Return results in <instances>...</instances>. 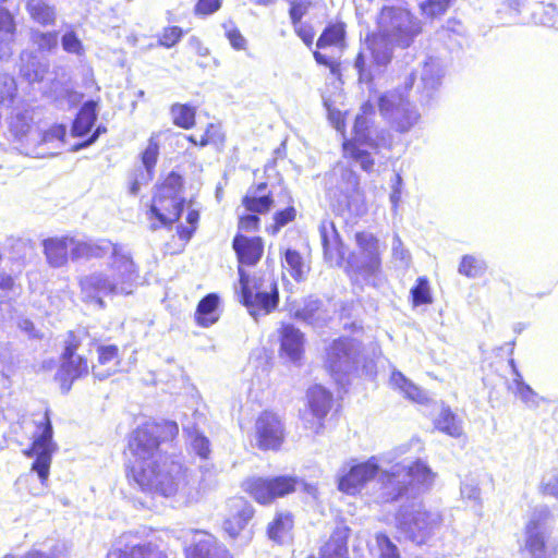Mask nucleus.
I'll return each instance as SVG.
<instances>
[{
    "label": "nucleus",
    "instance_id": "64",
    "mask_svg": "<svg viewBox=\"0 0 558 558\" xmlns=\"http://www.w3.org/2000/svg\"><path fill=\"white\" fill-rule=\"evenodd\" d=\"M294 28L296 34L304 41L305 45L311 46L313 44L315 34L311 26L298 23L296 26H294Z\"/></svg>",
    "mask_w": 558,
    "mask_h": 558
},
{
    "label": "nucleus",
    "instance_id": "7",
    "mask_svg": "<svg viewBox=\"0 0 558 558\" xmlns=\"http://www.w3.org/2000/svg\"><path fill=\"white\" fill-rule=\"evenodd\" d=\"M366 107L367 105L363 107L364 112H366ZM353 133V138L343 144L344 155L352 158L363 170L369 171L374 166V160L371 153L364 149L363 146L376 149L380 146H390L391 140L379 136L376 130L371 126L369 119L365 113L356 116Z\"/></svg>",
    "mask_w": 558,
    "mask_h": 558
},
{
    "label": "nucleus",
    "instance_id": "29",
    "mask_svg": "<svg viewBox=\"0 0 558 558\" xmlns=\"http://www.w3.org/2000/svg\"><path fill=\"white\" fill-rule=\"evenodd\" d=\"M444 76V69L438 59L428 58L420 72L418 88H422L427 96L438 88Z\"/></svg>",
    "mask_w": 558,
    "mask_h": 558
},
{
    "label": "nucleus",
    "instance_id": "38",
    "mask_svg": "<svg viewBox=\"0 0 558 558\" xmlns=\"http://www.w3.org/2000/svg\"><path fill=\"white\" fill-rule=\"evenodd\" d=\"M390 383L393 387L398 388L404 393L407 398L415 402H423L425 399L424 392L403 376L400 372H393L390 377Z\"/></svg>",
    "mask_w": 558,
    "mask_h": 558
},
{
    "label": "nucleus",
    "instance_id": "51",
    "mask_svg": "<svg viewBox=\"0 0 558 558\" xmlns=\"http://www.w3.org/2000/svg\"><path fill=\"white\" fill-rule=\"evenodd\" d=\"M460 493L463 499L481 504V488L476 478L466 477L461 483Z\"/></svg>",
    "mask_w": 558,
    "mask_h": 558
},
{
    "label": "nucleus",
    "instance_id": "1",
    "mask_svg": "<svg viewBox=\"0 0 558 558\" xmlns=\"http://www.w3.org/2000/svg\"><path fill=\"white\" fill-rule=\"evenodd\" d=\"M378 35L367 37L354 61L361 84H369L375 74L391 60V45L409 47L421 33V22L409 9L384 7L377 19Z\"/></svg>",
    "mask_w": 558,
    "mask_h": 558
},
{
    "label": "nucleus",
    "instance_id": "28",
    "mask_svg": "<svg viewBox=\"0 0 558 558\" xmlns=\"http://www.w3.org/2000/svg\"><path fill=\"white\" fill-rule=\"evenodd\" d=\"M71 242V236L50 238L44 241V252L50 266L57 268L66 264Z\"/></svg>",
    "mask_w": 558,
    "mask_h": 558
},
{
    "label": "nucleus",
    "instance_id": "9",
    "mask_svg": "<svg viewBox=\"0 0 558 558\" xmlns=\"http://www.w3.org/2000/svg\"><path fill=\"white\" fill-rule=\"evenodd\" d=\"M553 515L545 506L536 507L519 541L520 558H546V543L551 533Z\"/></svg>",
    "mask_w": 558,
    "mask_h": 558
},
{
    "label": "nucleus",
    "instance_id": "15",
    "mask_svg": "<svg viewBox=\"0 0 558 558\" xmlns=\"http://www.w3.org/2000/svg\"><path fill=\"white\" fill-rule=\"evenodd\" d=\"M53 429L51 421L46 412L36 421V430L33 434L32 447L25 451V454L35 458L32 470L38 474L43 484L49 477V470L53 452L58 446L52 440Z\"/></svg>",
    "mask_w": 558,
    "mask_h": 558
},
{
    "label": "nucleus",
    "instance_id": "63",
    "mask_svg": "<svg viewBox=\"0 0 558 558\" xmlns=\"http://www.w3.org/2000/svg\"><path fill=\"white\" fill-rule=\"evenodd\" d=\"M206 137L214 145H220L225 141V135L219 125L208 124L205 133Z\"/></svg>",
    "mask_w": 558,
    "mask_h": 558
},
{
    "label": "nucleus",
    "instance_id": "46",
    "mask_svg": "<svg viewBox=\"0 0 558 558\" xmlns=\"http://www.w3.org/2000/svg\"><path fill=\"white\" fill-rule=\"evenodd\" d=\"M120 558H167L161 550L151 544L136 545L126 548Z\"/></svg>",
    "mask_w": 558,
    "mask_h": 558
},
{
    "label": "nucleus",
    "instance_id": "18",
    "mask_svg": "<svg viewBox=\"0 0 558 558\" xmlns=\"http://www.w3.org/2000/svg\"><path fill=\"white\" fill-rule=\"evenodd\" d=\"M395 458H390V453L380 458L372 457L363 463L353 465L347 473L340 476L338 487L341 492L354 495L369 480L374 478L381 470V464L392 463Z\"/></svg>",
    "mask_w": 558,
    "mask_h": 558
},
{
    "label": "nucleus",
    "instance_id": "16",
    "mask_svg": "<svg viewBox=\"0 0 558 558\" xmlns=\"http://www.w3.org/2000/svg\"><path fill=\"white\" fill-rule=\"evenodd\" d=\"M355 240L361 250V257L351 256L348 259V265L353 271L362 275L375 286V279L380 271L381 265L379 241L372 233L367 232L356 233Z\"/></svg>",
    "mask_w": 558,
    "mask_h": 558
},
{
    "label": "nucleus",
    "instance_id": "25",
    "mask_svg": "<svg viewBox=\"0 0 558 558\" xmlns=\"http://www.w3.org/2000/svg\"><path fill=\"white\" fill-rule=\"evenodd\" d=\"M98 363L93 365V375L104 380L117 373L120 366L119 348L114 344L98 345Z\"/></svg>",
    "mask_w": 558,
    "mask_h": 558
},
{
    "label": "nucleus",
    "instance_id": "22",
    "mask_svg": "<svg viewBox=\"0 0 558 558\" xmlns=\"http://www.w3.org/2000/svg\"><path fill=\"white\" fill-rule=\"evenodd\" d=\"M292 316L312 326H323L330 319V311L319 299L308 296L291 307Z\"/></svg>",
    "mask_w": 558,
    "mask_h": 558
},
{
    "label": "nucleus",
    "instance_id": "52",
    "mask_svg": "<svg viewBox=\"0 0 558 558\" xmlns=\"http://www.w3.org/2000/svg\"><path fill=\"white\" fill-rule=\"evenodd\" d=\"M514 393L526 407L532 409L538 408L541 402L545 401L530 385H521V389L514 390Z\"/></svg>",
    "mask_w": 558,
    "mask_h": 558
},
{
    "label": "nucleus",
    "instance_id": "4",
    "mask_svg": "<svg viewBox=\"0 0 558 558\" xmlns=\"http://www.w3.org/2000/svg\"><path fill=\"white\" fill-rule=\"evenodd\" d=\"M4 137L19 143V149L32 157L44 158L59 154L64 145L66 128L56 124L48 131L39 132L32 128V118L27 111L13 109L5 121Z\"/></svg>",
    "mask_w": 558,
    "mask_h": 558
},
{
    "label": "nucleus",
    "instance_id": "11",
    "mask_svg": "<svg viewBox=\"0 0 558 558\" xmlns=\"http://www.w3.org/2000/svg\"><path fill=\"white\" fill-rule=\"evenodd\" d=\"M398 527L416 545L426 544L440 529L442 517L437 510H428L423 505H414L411 512L402 510L398 517Z\"/></svg>",
    "mask_w": 558,
    "mask_h": 558
},
{
    "label": "nucleus",
    "instance_id": "19",
    "mask_svg": "<svg viewBox=\"0 0 558 558\" xmlns=\"http://www.w3.org/2000/svg\"><path fill=\"white\" fill-rule=\"evenodd\" d=\"M228 513L223 521V530L232 538L243 532L254 515L252 505L242 497H233L227 502Z\"/></svg>",
    "mask_w": 558,
    "mask_h": 558
},
{
    "label": "nucleus",
    "instance_id": "13",
    "mask_svg": "<svg viewBox=\"0 0 558 558\" xmlns=\"http://www.w3.org/2000/svg\"><path fill=\"white\" fill-rule=\"evenodd\" d=\"M380 114L389 126L400 133H409L421 119L416 106L399 92H388L378 99Z\"/></svg>",
    "mask_w": 558,
    "mask_h": 558
},
{
    "label": "nucleus",
    "instance_id": "48",
    "mask_svg": "<svg viewBox=\"0 0 558 558\" xmlns=\"http://www.w3.org/2000/svg\"><path fill=\"white\" fill-rule=\"evenodd\" d=\"M453 0H423L420 2V9L423 15L427 17H437L442 15Z\"/></svg>",
    "mask_w": 558,
    "mask_h": 558
},
{
    "label": "nucleus",
    "instance_id": "2",
    "mask_svg": "<svg viewBox=\"0 0 558 558\" xmlns=\"http://www.w3.org/2000/svg\"><path fill=\"white\" fill-rule=\"evenodd\" d=\"M89 259L109 256L105 270H95L81 277L80 287L82 295L87 301L105 306L104 296L132 294L138 275L131 251L123 244L112 243L109 240H89Z\"/></svg>",
    "mask_w": 558,
    "mask_h": 558
},
{
    "label": "nucleus",
    "instance_id": "57",
    "mask_svg": "<svg viewBox=\"0 0 558 558\" xmlns=\"http://www.w3.org/2000/svg\"><path fill=\"white\" fill-rule=\"evenodd\" d=\"M63 49L69 53L82 54L83 46L74 32H68L61 39Z\"/></svg>",
    "mask_w": 558,
    "mask_h": 558
},
{
    "label": "nucleus",
    "instance_id": "41",
    "mask_svg": "<svg viewBox=\"0 0 558 558\" xmlns=\"http://www.w3.org/2000/svg\"><path fill=\"white\" fill-rule=\"evenodd\" d=\"M293 521L290 513H279L268 526L270 539L281 543L292 529Z\"/></svg>",
    "mask_w": 558,
    "mask_h": 558
},
{
    "label": "nucleus",
    "instance_id": "31",
    "mask_svg": "<svg viewBox=\"0 0 558 558\" xmlns=\"http://www.w3.org/2000/svg\"><path fill=\"white\" fill-rule=\"evenodd\" d=\"M267 189L266 183H260L256 189L250 190L243 198V205L248 211L264 214L272 205V198L264 194Z\"/></svg>",
    "mask_w": 558,
    "mask_h": 558
},
{
    "label": "nucleus",
    "instance_id": "50",
    "mask_svg": "<svg viewBox=\"0 0 558 558\" xmlns=\"http://www.w3.org/2000/svg\"><path fill=\"white\" fill-rule=\"evenodd\" d=\"M392 257L396 263H398L399 267L408 268L411 264V254L404 247L400 236L398 234L393 235L392 244H391Z\"/></svg>",
    "mask_w": 558,
    "mask_h": 558
},
{
    "label": "nucleus",
    "instance_id": "62",
    "mask_svg": "<svg viewBox=\"0 0 558 558\" xmlns=\"http://www.w3.org/2000/svg\"><path fill=\"white\" fill-rule=\"evenodd\" d=\"M295 218V209L294 207L290 206L283 210L277 211L275 214V231L280 229L281 227L286 226L290 221H292Z\"/></svg>",
    "mask_w": 558,
    "mask_h": 558
},
{
    "label": "nucleus",
    "instance_id": "58",
    "mask_svg": "<svg viewBox=\"0 0 558 558\" xmlns=\"http://www.w3.org/2000/svg\"><path fill=\"white\" fill-rule=\"evenodd\" d=\"M89 240L82 241L72 238L71 242V258L73 260L77 259H89Z\"/></svg>",
    "mask_w": 558,
    "mask_h": 558
},
{
    "label": "nucleus",
    "instance_id": "39",
    "mask_svg": "<svg viewBox=\"0 0 558 558\" xmlns=\"http://www.w3.org/2000/svg\"><path fill=\"white\" fill-rule=\"evenodd\" d=\"M195 113V108L187 104H173L170 108V114L172 117L173 123L177 126L185 130L194 126Z\"/></svg>",
    "mask_w": 558,
    "mask_h": 558
},
{
    "label": "nucleus",
    "instance_id": "24",
    "mask_svg": "<svg viewBox=\"0 0 558 558\" xmlns=\"http://www.w3.org/2000/svg\"><path fill=\"white\" fill-rule=\"evenodd\" d=\"M305 338L303 332L291 324L282 325L280 329V352L292 362L302 357Z\"/></svg>",
    "mask_w": 558,
    "mask_h": 558
},
{
    "label": "nucleus",
    "instance_id": "37",
    "mask_svg": "<svg viewBox=\"0 0 558 558\" xmlns=\"http://www.w3.org/2000/svg\"><path fill=\"white\" fill-rule=\"evenodd\" d=\"M26 8L32 19L37 23L41 25L53 24L56 11L47 0H28Z\"/></svg>",
    "mask_w": 558,
    "mask_h": 558
},
{
    "label": "nucleus",
    "instance_id": "59",
    "mask_svg": "<svg viewBox=\"0 0 558 558\" xmlns=\"http://www.w3.org/2000/svg\"><path fill=\"white\" fill-rule=\"evenodd\" d=\"M222 0H198L195 5V14L210 15L217 12L221 7Z\"/></svg>",
    "mask_w": 558,
    "mask_h": 558
},
{
    "label": "nucleus",
    "instance_id": "17",
    "mask_svg": "<svg viewBox=\"0 0 558 558\" xmlns=\"http://www.w3.org/2000/svg\"><path fill=\"white\" fill-rule=\"evenodd\" d=\"M80 343V336L70 332L62 354V364L56 374V379L64 393L70 391L75 379L86 376L89 372L87 360L76 354Z\"/></svg>",
    "mask_w": 558,
    "mask_h": 558
},
{
    "label": "nucleus",
    "instance_id": "43",
    "mask_svg": "<svg viewBox=\"0 0 558 558\" xmlns=\"http://www.w3.org/2000/svg\"><path fill=\"white\" fill-rule=\"evenodd\" d=\"M192 450L202 459H207L210 454V442L207 437L196 429L184 427Z\"/></svg>",
    "mask_w": 558,
    "mask_h": 558
},
{
    "label": "nucleus",
    "instance_id": "27",
    "mask_svg": "<svg viewBox=\"0 0 558 558\" xmlns=\"http://www.w3.org/2000/svg\"><path fill=\"white\" fill-rule=\"evenodd\" d=\"M187 558H230L227 548L213 535L204 534L186 553Z\"/></svg>",
    "mask_w": 558,
    "mask_h": 558
},
{
    "label": "nucleus",
    "instance_id": "42",
    "mask_svg": "<svg viewBox=\"0 0 558 558\" xmlns=\"http://www.w3.org/2000/svg\"><path fill=\"white\" fill-rule=\"evenodd\" d=\"M331 177H340L341 182H339L337 189L345 197H350L356 191L359 179L352 170L337 167L333 169Z\"/></svg>",
    "mask_w": 558,
    "mask_h": 558
},
{
    "label": "nucleus",
    "instance_id": "3",
    "mask_svg": "<svg viewBox=\"0 0 558 558\" xmlns=\"http://www.w3.org/2000/svg\"><path fill=\"white\" fill-rule=\"evenodd\" d=\"M130 476L140 488L153 495L172 498L179 505L196 500V481L180 462L159 457H133Z\"/></svg>",
    "mask_w": 558,
    "mask_h": 558
},
{
    "label": "nucleus",
    "instance_id": "56",
    "mask_svg": "<svg viewBox=\"0 0 558 558\" xmlns=\"http://www.w3.org/2000/svg\"><path fill=\"white\" fill-rule=\"evenodd\" d=\"M182 35L183 32L180 27H167L159 37V44L166 48H171L181 39Z\"/></svg>",
    "mask_w": 558,
    "mask_h": 558
},
{
    "label": "nucleus",
    "instance_id": "10",
    "mask_svg": "<svg viewBox=\"0 0 558 558\" xmlns=\"http://www.w3.org/2000/svg\"><path fill=\"white\" fill-rule=\"evenodd\" d=\"M364 360L362 344L353 338H339L326 348L325 366L340 385Z\"/></svg>",
    "mask_w": 558,
    "mask_h": 558
},
{
    "label": "nucleus",
    "instance_id": "30",
    "mask_svg": "<svg viewBox=\"0 0 558 558\" xmlns=\"http://www.w3.org/2000/svg\"><path fill=\"white\" fill-rule=\"evenodd\" d=\"M219 298L215 293H210L202 299L196 308V320L202 327H209L219 318L218 315Z\"/></svg>",
    "mask_w": 558,
    "mask_h": 558
},
{
    "label": "nucleus",
    "instance_id": "40",
    "mask_svg": "<svg viewBox=\"0 0 558 558\" xmlns=\"http://www.w3.org/2000/svg\"><path fill=\"white\" fill-rule=\"evenodd\" d=\"M487 269L486 262L474 255H464L459 264L458 271L468 278L482 277Z\"/></svg>",
    "mask_w": 558,
    "mask_h": 558
},
{
    "label": "nucleus",
    "instance_id": "55",
    "mask_svg": "<svg viewBox=\"0 0 558 558\" xmlns=\"http://www.w3.org/2000/svg\"><path fill=\"white\" fill-rule=\"evenodd\" d=\"M32 40L36 44L41 50H50L57 46L58 35L57 33H43V32H33Z\"/></svg>",
    "mask_w": 558,
    "mask_h": 558
},
{
    "label": "nucleus",
    "instance_id": "6",
    "mask_svg": "<svg viewBox=\"0 0 558 558\" xmlns=\"http://www.w3.org/2000/svg\"><path fill=\"white\" fill-rule=\"evenodd\" d=\"M241 302L248 313L257 319L267 315L278 305L279 292L277 282L271 275L254 276L252 279L242 267H239Z\"/></svg>",
    "mask_w": 558,
    "mask_h": 558
},
{
    "label": "nucleus",
    "instance_id": "14",
    "mask_svg": "<svg viewBox=\"0 0 558 558\" xmlns=\"http://www.w3.org/2000/svg\"><path fill=\"white\" fill-rule=\"evenodd\" d=\"M301 486L308 495L316 497L317 487L299 481L292 476H277L274 478L255 477L244 483V489L259 504H270L278 497L294 492Z\"/></svg>",
    "mask_w": 558,
    "mask_h": 558
},
{
    "label": "nucleus",
    "instance_id": "35",
    "mask_svg": "<svg viewBox=\"0 0 558 558\" xmlns=\"http://www.w3.org/2000/svg\"><path fill=\"white\" fill-rule=\"evenodd\" d=\"M68 553V547L64 542H45L38 547L34 546L31 550L24 554L21 558H61Z\"/></svg>",
    "mask_w": 558,
    "mask_h": 558
},
{
    "label": "nucleus",
    "instance_id": "23",
    "mask_svg": "<svg viewBox=\"0 0 558 558\" xmlns=\"http://www.w3.org/2000/svg\"><path fill=\"white\" fill-rule=\"evenodd\" d=\"M307 401L310 410L316 418V423L311 428L318 434L323 428V420L331 408L332 395L323 386L315 385L307 390Z\"/></svg>",
    "mask_w": 558,
    "mask_h": 558
},
{
    "label": "nucleus",
    "instance_id": "26",
    "mask_svg": "<svg viewBox=\"0 0 558 558\" xmlns=\"http://www.w3.org/2000/svg\"><path fill=\"white\" fill-rule=\"evenodd\" d=\"M233 248L236 253L240 266L255 265L263 255V241L260 238H247L241 234L233 239Z\"/></svg>",
    "mask_w": 558,
    "mask_h": 558
},
{
    "label": "nucleus",
    "instance_id": "47",
    "mask_svg": "<svg viewBox=\"0 0 558 558\" xmlns=\"http://www.w3.org/2000/svg\"><path fill=\"white\" fill-rule=\"evenodd\" d=\"M413 304L415 306L432 303L429 282L425 277H420L411 289Z\"/></svg>",
    "mask_w": 558,
    "mask_h": 558
},
{
    "label": "nucleus",
    "instance_id": "12",
    "mask_svg": "<svg viewBox=\"0 0 558 558\" xmlns=\"http://www.w3.org/2000/svg\"><path fill=\"white\" fill-rule=\"evenodd\" d=\"M177 179L174 177L168 178L153 198L151 206L147 213L151 231H156L159 228H170L181 216L184 201L172 183Z\"/></svg>",
    "mask_w": 558,
    "mask_h": 558
},
{
    "label": "nucleus",
    "instance_id": "61",
    "mask_svg": "<svg viewBox=\"0 0 558 558\" xmlns=\"http://www.w3.org/2000/svg\"><path fill=\"white\" fill-rule=\"evenodd\" d=\"M332 54H328L326 52L315 51L314 58L317 63L323 64L330 69L332 74H338L339 72V62L336 58L331 57Z\"/></svg>",
    "mask_w": 558,
    "mask_h": 558
},
{
    "label": "nucleus",
    "instance_id": "60",
    "mask_svg": "<svg viewBox=\"0 0 558 558\" xmlns=\"http://www.w3.org/2000/svg\"><path fill=\"white\" fill-rule=\"evenodd\" d=\"M310 2L306 0L293 1L290 8V17L294 26L300 23L301 19L306 14Z\"/></svg>",
    "mask_w": 558,
    "mask_h": 558
},
{
    "label": "nucleus",
    "instance_id": "53",
    "mask_svg": "<svg viewBox=\"0 0 558 558\" xmlns=\"http://www.w3.org/2000/svg\"><path fill=\"white\" fill-rule=\"evenodd\" d=\"M541 493L558 499V472L546 473L541 482Z\"/></svg>",
    "mask_w": 558,
    "mask_h": 558
},
{
    "label": "nucleus",
    "instance_id": "49",
    "mask_svg": "<svg viewBox=\"0 0 558 558\" xmlns=\"http://www.w3.org/2000/svg\"><path fill=\"white\" fill-rule=\"evenodd\" d=\"M376 546L379 551V558H401L396 544L384 533H377L375 536Z\"/></svg>",
    "mask_w": 558,
    "mask_h": 558
},
{
    "label": "nucleus",
    "instance_id": "5",
    "mask_svg": "<svg viewBox=\"0 0 558 558\" xmlns=\"http://www.w3.org/2000/svg\"><path fill=\"white\" fill-rule=\"evenodd\" d=\"M435 477L436 473L423 460L409 464L393 463L388 470H381L379 473L383 490L380 498L385 502L395 501L408 490L410 485L428 489L434 484Z\"/></svg>",
    "mask_w": 558,
    "mask_h": 558
},
{
    "label": "nucleus",
    "instance_id": "44",
    "mask_svg": "<svg viewBox=\"0 0 558 558\" xmlns=\"http://www.w3.org/2000/svg\"><path fill=\"white\" fill-rule=\"evenodd\" d=\"M284 262L287 269L294 280L301 281L304 279L306 274V266L299 252L294 250H287L284 254Z\"/></svg>",
    "mask_w": 558,
    "mask_h": 558
},
{
    "label": "nucleus",
    "instance_id": "54",
    "mask_svg": "<svg viewBox=\"0 0 558 558\" xmlns=\"http://www.w3.org/2000/svg\"><path fill=\"white\" fill-rule=\"evenodd\" d=\"M15 33V22L13 15L4 8L0 7V37L11 38Z\"/></svg>",
    "mask_w": 558,
    "mask_h": 558
},
{
    "label": "nucleus",
    "instance_id": "20",
    "mask_svg": "<svg viewBox=\"0 0 558 558\" xmlns=\"http://www.w3.org/2000/svg\"><path fill=\"white\" fill-rule=\"evenodd\" d=\"M257 444L264 450H277L283 440V426L280 418L271 413L264 412L256 421Z\"/></svg>",
    "mask_w": 558,
    "mask_h": 558
},
{
    "label": "nucleus",
    "instance_id": "8",
    "mask_svg": "<svg viewBox=\"0 0 558 558\" xmlns=\"http://www.w3.org/2000/svg\"><path fill=\"white\" fill-rule=\"evenodd\" d=\"M179 433L173 421L146 422L138 426L129 440V449L133 457H159V445L173 439Z\"/></svg>",
    "mask_w": 558,
    "mask_h": 558
},
{
    "label": "nucleus",
    "instance_id": "45",
    "mask_svg": "<svg viewBox=\"0 0 558 558\" xmlns=\"http://www.w3.org/2000/svg\"><path fill=\"white\" fill-rule=\"evenodd\" d=\"M159 155V134L153 133L148 140L147 147L142 153L141 158L147 174L150 175Z\"/></svg>",
    "mask_w": 558,
    "mask_h": 558
},
{
    "label": "nucleus",
    "instance_id": "32",
    "mask_svg": "<svg viewBox=\"0 0 558 558\" xmlns=\"http://www.w3.org/2000/svg\"><path fill=\"white\" fill-rule=\"evenodd\" d=\"M97 119L96 102L93 100L86 101L81 108L77 117L75 118L72 126L74 136L86 135L95 124Z\"/></svg>",
    "mask_w": 558,
    "mask_h": 558
},
{
    "label": "nucleus",
    "instance_id": "21",
    "mask_svg": "<svg viewBox=\"0 0 558 558\" xmlns=\"http://www.w3.org/2000/svg\"><path fill=\"white\" fill-rule=\"evenodd\" d=\"M319 235L325 259L329 263L340 265L345 258L347 250L333 221L329 219L322 220L319 225Z\"/></svg>",
    "mask_w": 558,
    "mask_h": 558
},
{
    "label": "nucleus",
    "instance_id": "33",
    "mask_svg": "<svg viewBox=\"0 0 558 558\" xmlns=\"http://www.w3.org/2000/svg\"><path fill=\"white\" fill-rule=\"evenodd\" d=\"M344 25L342 23H336L328 25L317 40L318 49H326L330 46L336 47L339 53L344 48Z\"/></svg>",
    "mask_w": 558,
    "mask_h": 558
},
{
    "label": "nucleus",
    "instance_id": "34",
    "mask_svg": "<svg viewBox=\"0 0 558 558\" xmlns=\"http://www.w3.org/2000/svg\"><path fill=\"white\" fill-rule=\"evenodd\" d=\"M436 428L451 437L458 438L463 434L461 420L449 409L442 408L435 421Z\"/></svg>",
    "mask_w": 558,
    "mask_h": 558
},
{
    "label": "nucleus",
    "instance_id": "36",
    "mask_svg": "<svg viewBox=\"0 0 558 558\" xmlns=\"http://www.w3.org/2000/svg\"><path fill=\"white\" fill-rule=\"evenodd\" d=\"M322 558H348L347 535L336 531L320 549Z\"/></svg>",
    "mask_w": 558,
    "mask_h": 558
}]
</instances>
